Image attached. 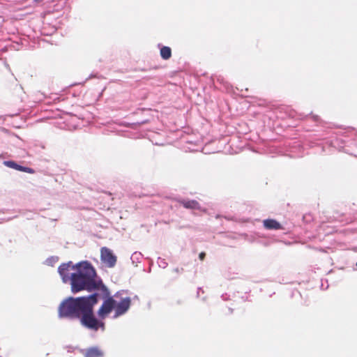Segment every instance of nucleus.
<instances>
[{"instance_id": "f03ea898", "label": "nucleus", "mask_w": 357, "mask_h": 357, "mask_svg": "<svg viewBox=\"0 0 357 357\" xmlns=\"http://www.w3.org/2000/svg\"><path fill=\"white\" fill-rule=\"evenodd\" d=\"M91 299L93 294L76 298L70 297L60 304L59 314L61 317L79 318Z\"/></svg>"}, {"instance_id": "1a4fd4ad", "label": "nucleus", "mask_w": 357, "mask_h": 357, "mask_svg": "<svg viewBox=\"0 0 357 357\" xmlns=\"http://www.w3.org/2000/svg\"><path fill=\"white\" fill-rule=\"evenodd\" d=\"M4 164L6 166L13 168V169H15L17 170L22 171V172L30 173V174H33L35 172V171L33 169L20 166L13 161H6V162H4Z\"/></svg>"}, {"instance_id": "ddd939ff", "label": "nucleus", "mask_w": 357, "mask_h": 357, "mask_svg": "<svg viewBox=\"0 0 357 357\" xmlns=\"http://www.w3.org/2000/svg\"><path fill=\"white\" fill-rule=\"evenodd\" d=\"M51 98H52V97H50V96L48 97L45 93H43L40 91L36 92L33 96V99L34 102H40L44 101L46 99H51Z\"/></svg>"}, {"instance_id": "20e7f679", "label": "nucleus", "mask_w": 357, "mask_h": 357, "mask_svg": "<svg viewBox=\"0 0 357 357\" xmlns=\"http://www.w3.org/2000/svg\"><path fill=\"white\" fill-rule=\"evenodd\" d=\"M100 259L107 267L113 268L116 265L117 257L110 249L102 247L100 249Z\"/></svg>"}, {"instance_id": "423d86ee", "label": "nucleus", "mask_w": 357, "mask_h": 357, "mask_svg": "<svg viewBox=\"0 0 357 357\" xmlns=\"http://www.w3.org/2000/svg\"><path fill=\"white\" fill-rule=\"evenodd\" d=\"M84 357H103L104 352L98 347H89L84 350Z\"/></svg>"}, {"instance_id": "dca6fc26", "label": "nucleus", "mask_w": 357, "mask_h": 357, "mask_svg": "<svg viewBox=\"0 0 357 357\" xmlns=\"http://www.w3.org/2000/svg\"><path fill=\"white\" fill-rule=\"evenodd\" d=\"M147 122H148V120H145V121H142V122H138L137 123H138V124H144V123H147Z\"/></svg>"}, {"instance_id": "0eeeda50", "label": "nucleus", "mask_w": 357, "mask_h": 357, "mask_svg": "<svg viewBox=\"0 0 357 357\" xmlns=\"http://www.w3.org/2000/svg\"><path fill=\"white\" fill-rule=\"evenodd\" d=\"M146 135L149 141L151 142L153 144L158 146L164 145V139L160 133L155 132H149L146 134Z\"/></svg>"}, {"instance_id": "a211bd4d", "label": "nucleus", "mask_w": 357, "mask_h": 357, "mask_svg": "<svg viewBox=\"0 0 357 357\" xmlns=\"http://www.w3.org/2000/svg\"><path fill=\"white\" fill-rule=\"evenodd\" d=\"M0 156H3L2 154H0Z\"/></svg>"}, {"instance_id": "7ed1b4c3", "label": "nucleus", "mask_w": 357, "mask_h": 357, "mask_svg": "<svg viewBox=\"0 0 357 357\" xmlns=\"http://www.w3.org/2000/svg\"><path fill=\"white\" fill-rule=\"evenodd\" d=\"M98 294H93V299L87 304L86 308L82 312L81 323L88 328L98 331L99 328H104L105 324L100 322L94 317L93 313V306L98 303Z\"/></svg>"}, {"instance_id": "2eb2a0df", "label": "nucleus", "mask_w": 357, "mask_h": 357, "mask_svg": "<svg viewBox=\"0 0 357 357\" xmlns=\"http://www.w3.org/2000/svg\"><path fill=\"white\" fill-rule=\"evenodd\" d=\"M205 257H206L205 252H202L201 253H199V257L200 260L203 261Z\"/></svg>"}, {"instance_id": "9b49d317", "label": "nucleus", "mask_w": 357, "mask_h": 357, "mask_svg": "<svg viewBox=\"0 0 357 357\" xmlns=\"http://www.w3.org/2000/svg\"><path fill=\"white\" fill-rule=\"evenodd\" d=\"M179 203L186 208L198 209L199 208V203L195 200H181Z\"/></svg>"}, {"instance_id": "4468645a", "label": "nucleus", "mask_w": 357, "mask_h": 357, "mask_svg": "<svg viewBox=\"0 0 357 357\" xmlns=\"http://www.w3.org/2000/svg\"><path fill=\"white\" fill-rule=\"evenodd\" d=\"M310 115L312 116V119L314 122L319 123L321 121V119L319 116L314 115L312 113H310Z\"/></svg>"}, {"instance_id": "9d476101", "label": "nucleus", "mask_w": 357, "mask_h": 357, "mask_svg": "<svg viewBox=\"0 0 357 357\" xmlns=\"http://www.w3.org/2000/svg\"><path fill=\"white\" fill-rule=\"evenodd\" d=\"M45 149V146L43 143H35L30 147L31 153H29V155L32 154H41L43 153V150Z\"/></svg>"}, {"instance_id": "f3484780", "label": "nucleus", "mask_w": 357, "mask_h": 357, "mask_svg": "<svg viewBox=\"0 0 357 357\" xmlns=\"http://www.w3.org/2000/svg\"><path fill=\"white\" fill-rule=\"evenodd\" d=\"M39 0H34V1L38 2Z\"/></svg>"}, {"instance_id": "6e6552de", "label": "nucleus", "mask_w": 357, "mask_h": 357, "mask_svg": "<svg viewBox=\"0 0 357 357\" xmlns=\"http://www.w3.org/2000/svg\"><path fill=\"white\" fill-rule=\"evenodd\" d=\"M264 227L267 229H281L282 227L280 222L273 219L264 220L263 222Z\"/></svg>"}, {"instance_id": "39448f33", "label": "nucleus", "mask_w": 357, "mask_h": 357, "mask_svg": "<svg viewBox=\"0 0 357 357\" xmlns=\"http://www.w3.org/2000/svg\"><path fill=\"white\" fill-rule=\"evenodd\" d=\"M72 266H74L72 261H69L68 263H63L59 266L58 271L64 282L70 280L71 273L70 271L73 270Z\"/></svg>"}, {"instance_id": "f8f14e48", "label": "nucleus", "mask_w": 357, "mask_h": 357, "mask_svg": "<svg viewBox=\"0 0 357 357\" xmlns=\"http://www.w3.org/2000/svg\"><path fill=\"white\" fill-rule=\"evenodd\" d=\"M160 56L165 60L169 59L172 56L171 48L167 46H162L160 48Z\"/></svg>"}, {"instance_id": "f257e3e1", "label": "nucleus", "mask_w": 357, "mask_h": 357, "mask_svg": "<svg viewBox=\"0 0 357 357\" xmlns=\"http://www.w3.org/2000/svg\"><path fill=\"white\" fill-rule=\"evenodd\" d=\"M72 268L76 271L70 275L72 292L77 293L82 290L88 291L101 290L106 295L107 298L98 311V314L100 318H105L112 310H114L115 312L114 317H118L124 314L129 310L131 298L125 297L117 300L115 298H118V296H110L107 288L102 280H97L96 271L91 263L87 261H80L75 266H72Z\"/></svg>"}]
</instances>
